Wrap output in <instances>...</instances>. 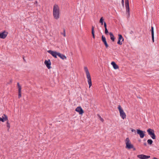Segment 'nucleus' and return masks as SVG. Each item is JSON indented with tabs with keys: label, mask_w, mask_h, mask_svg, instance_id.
I'll return each mask as SVG.
<instances>
[{
	"label": "nucleus",
	"mask_w": 159,
	"mask_h": 159,
	"mask_svg": "<svg viewBox=\"0 0 159 159\" xmlns=\"http://www.w3.org/2000/svg\"><path fill=\"white\" fill-rule=\"evenodd\" d=\"M60 9L58 5L55 4L53 8V16L54 18L57 20L59 17Z\"/></svg>",
	"instance_id": "nucleus-1"
},
{
	"label": "nucleus",
	"mask_w": 159,
	"mask_h": 159,
	"mask_svg": "<svg viewBox=\"0 0 159 159\" xmlns=\"http://www.w3.org/2000/svg\"><path fill=\"white\" fill-rule=\"evenodd\" d=\"M84 70L86 73L87 77L88 79V83L89 85V88H90L92 85L90 74L87 67H84Z\"/></svg>",
	"instance_id": "nucleus-2"
},
{
	"label": "nucleus",
	"mask_w": 159,
	"mask_h": 159,
	"mask_svg": "<svg viewBox=\"0 0 159 159\" xmlns=\"http://www.w3.org/2000/svg\"><path fill=\"white\" fill-rule=\"evenodd\" d=\"M126 144L125 148L128 149H130L133 148V145L130 143V141L129 138H127L125 140Z\"/></svg>",
	"instance_id": "nucleus-3"
},
{
	"label": "nucleus",
	"mask_w": 159,
	"mask_h": 159,
	"mask_svg": "<svg viewBox=\"0 0 159 159\" xmlns=\"http://www.w3.org/2000/svg\"><path fill=\"white\" fill-rule=\"evenodd\" d=\"M148 134L153 139H156V136L154 134V130L152 129H149L147 130Z\"/></svg>",
	"instance_id": "nucleus-4"
},
{
	"label": "nucleus",
	"mask_w": 159,
	"mask_h": 159,
	"mask_svg": "<svg viewBox=\"0 0 159 159\" xmlns=\"http://www.w3.org/2000/svg\"><path fill=\"white\" fill-rule=\"evenodd\" d=\"M118 108L119 110L120 116L123 119L125 118L126 116L125 113L124 112L123 110L122 109L120 105L118 106Z\"/></svg>",
	"instance_id": "nucleus-5"
},
{
	"label": "nucleus",
	"mask_w": 159,
	"mask_h": 159,
	"mask_svg": "<svg viewBox=\"0 0 159 159\" xmlns=\"http://www.w3.org/2000/svg\"><path fill=\"white\" fill-rule=\"evenodd\" d=\"M125 4L126 7V14H128V16H129L130 15L129 14V0H125Z\"/></svg>",
	"instance_id": "nucleus-6"
},
{
	"label": "nucleus",
	"mask_w": 159,
	"mask_h": 159,
	"mask_svg": "<svg viewBox=\"0 0 159 159\" xmlns=\"http://www.w3.org/2000/svg\"><path fill=\"white\" fill-rule=\"evenodd\" d=\"M137 134L140 136L141 138H143L145 136L144 133H145V131H143L139 129H137Z\"/></svg>",
	"instance_id": "nucleus-7"
},
{
	"label": "nucleus",
	"mask_w": 159,
	"mask_h": 159,
	"mask_svg": "<svg viewBox=\"0 0 159 159\" xmlns=\"http://www.w3.org/2000/svg\"><path fill=\"white\" fill-rule=\"evenodd\" d=\"M118 37L117 44L119 45H121L122 44V42L124 41V39L122 35L120 34H118Z\"/></svg>",
	"instance_id": "nucleus-8"
},
{
	"label": "nucleus",
	"mask_w": 159,
	"mask_h": 159,
	"mask_svg": "<svg viewBox=\"0 0 159 159\" xmlns=\"http://www.w3.org/2000/svg\"><path fill=\"white\" fill-rule=\"evenodd\" d=\"M137 157L140 159H147L150 157V156H147L143 154L138 155Z\"/></svg>",
	"instance_id": "nucleus-9"
},
{
	"label": "nucleus",
	"mask_w": 159,
	"mask_h": 159,
	"mask_svg": "<svg viewBox=\"0 0 159 159\" xmlns=\"http://www.w3.org/2000/svg\"><path fill=\"white\" fill-rule=\"evenodd\" d=\"M48 52L51 54L53 57L55 58H57V56L58 55V53L56 51H53L51 50L48 51Z\"/></svg>",
	"instance_id": "nucleus-10"
},
{
	"label": "nucleus",
	"mask_w": 159,
	"mask_h": 159,
	"mask_svg": "<svg viewBox=\"0 0 159 159\" xmlns=\"http://www.w3.org/2000/svg\"><path fill=\"white\" fill-rule=\"evenodd\" d=\"M44 64L48 69H50L51 68V62L50 59H48V60H46L44 61Z\"/></svg>",
	"instance_id": "nucleus-11"
},
{
	"label": "nucleus",
	"mask_w": 159,
	"mask_h": 159,
	"mask_svg": "<svg viewBox=\"0 0 159 159\" xmlns=\"http://www.w3.org/2000/svg\"><path fill=\"white\" fill-rule=\"evenodd\" d=\"M8 34V33L6 32L5 31L0 33V38L4 39L7 37Z\"/></svg>",
	"instance_id": "nucleus-12"
},
{
	"label": "nucleus",
	"mask_w": 159,
	"mask_h": 159,
	"mask_svg": "<svg viewBox=\"0 0 159 159\" xmlns=\"http://www.w3.org/2000/svg\"><path fill=\"white\" fill-rule=\"evenodd\" d=\"M75 111L79 112L80 115H82L84 113V111L80 107H77L76 108Z\"/></svg>",
	"instance_id": "nucleus-13"
},
{
	"label": "nucleus",
	"mask_w": 159,
	"mask_h": 159,
	"mask_svg": "<svg viewBox=\"0 0 159 159\" xmlns=\"http://www.w3.org/2000/svg\"><path fill=\"white\" fill-rule=\"evenodd\" d=\"M8 120V118L7 115L4 114L2 118L0 117V121L4 122L5 121Z\"/></svg>",
	"instance_id": "nucleus-14"
},
{
	"label": "nucleus",
	"mask_w": 159,
	"mask_h": 159,
	"mask_svg": "<svg viewBox=\"0 0 159 159\" xmlns=\"http://www.w3.org/2000/svg\"><path fill=\"white\" fill-rule=\"evenodd\" d=\"M60 58L62 60H64L66 59V57L64 55L58 52V55Z\"/></svg>",
	"instance_id": "nucleus-15"
},
{
	"label": "nucleus",
	"mask_w": 159,
	"mask_h": 159,
	"mask_svg": "<svg viewBox=\"0 0 159 159\" xmlns=\"http://www.w3.org/2000/svg\"><path fill=\"white\" fill-rule=\"evenodd\" d=\"M111 64L113 66V68L115 69H116L119 68L118 66L116 64L115 62L112 61L111 62Z\"/></svg>",
	"instance_id": "nucleus-16"
},
{
	"label": "nucleus",
	"mask_w": 159,
	"mask_h": 159,
	"mask_svg": "<svg viewBox=\"0 0 159 159\" xmlns=\"http://www.w3.org/2000/svg\"><path fill=\"white\" fill-rule=\"evenodd\" d=\"M109 34L110 35V39L112 42H114L115 38L112 33L110 32Z\"/></svg>",
	"instance_id": "nucleus-17"
},
{
	"label": "nucleus",
	"mask_w": 159,
	"mask_h": 159,
	"mask_svg": "<svg viewBox=\"0 0 159 159\" xmlns=\"http://www.w3.org/2000/svg\"><path fill=\"white\" fill-rule=\"evenodd\" d=\"M94 33V27L92 26V34L93 37L94 39L95 38V35Z\"/></svg>",
	"instance_id": "nucleus-18"
},
{
	"label": "nucleus",
	"mask_w": 159,
	"mask_h": 159,
	"mask_svg": "<svg viewBox=\"0 0 159 159\" xmlns=\"http://www.w3.org/2000/svg\"><path fill=\"white\" fill-rule=\"evenodd\" d=\"M17 85L18 89V92H21V87L19 83H17Z\"/></svg>",
	"instance_id": "nucleus-19"
},
{
	"label": "nucleus",
	"mask_w": 159,
	"mask_h": 159,
	"mask_svg": "<svg viewBox=\"0 0 159 159\" xmlns=\"http://www.w3.org/2000/svg\"><path fill=\"white\" fill-rule=\"evenodd\" d=\"M147 142L148 144L151 145L153 143V141L151 139H148L147 140Z\"/></svg>",
	"instance_id": "nucleus-20"
},
{
	"label": "nucleus",
	"mask_w": 159,
	"mask_h": 159,
	"mask_svg": "<svg viewBox=\"0 0 159 159\" xmlns=\"http://www.w3.org/2000/svg\"><path fill=\"white\" fill-rule=\"evenodd\" d=\"M103 20L104 19H103V17H102L100 20L99 22L100 23H101L102 25H103V22L104 23Z\"/></svg>",
	"instance_id": "nucleus-21"
},
{
	"label": "nucleus",
	"mask_w": 159,
	"mask_h": 159,
	"mask_svg": "<svg viewBox=\"0 0 159 159\" xmlns=\"http://www.w3.org/2000/svg\"><path fill=\"white\" fill-rule=\"evenodd\" d=\"M102 40L103 43L106 41V39L103 35H102Z\"/></svg>",
	"instance_id": "nucleus-22"
},
{
	"label": "nucleus",
	"mask_w": 159,
	"mask_h": 159,
	"mask_svg": "<svg viewBox=\"0 0 159 159\" xmlns=\"http://www.w3.org/2000/svg\"><path fill=\"white\" fill-rule=\"evenodd\" d=\"M7 127L8 128V131L10 127V123H9V122H8V121H7Z\"/></svg>",
	"instance_id": "nucleus-23"
},
{
	"label": "nucleus",
	"mask_w": 159,
	"mask_h": 159,
	"mask_svg": "<svg viewBox=\"0 0 159 159\" xmlns=\"http://www.w3.org/2000/svg\"><path fill=\"white\" fill-rule=\"evenodd\" d=\"M99 117V119L102 121V122H103L104 121V120L102 118L101 116H100L99 114L97 115Z\"/></svg>",
	"instance_id": "nucleus-24"
},
{
	"label": "nucleus",
	"mask_w": 159,
	"mask_h": 159,
	"mask_svg": "<svg viewBox=\"0 0 159 159\" xmlns=\"http://www.w3.org/2000/svg\"><path fill=\"white\" fill-rule=\"evenodd\" d=\"M103 43L105 45V46L107 48L109 46H108V44L107 43V41H106V42H104Z\"/></svg>",
	"instance_id": "nucleus-25"
},
{
	"label": "nucleus",
	"mask_w": 159,
	"mask_h": 159,
	"mask_svg": "<svg viewBox=\"0 0 159 159\" xmlns=\"http://www.w3.org/2000/svg\"><path fill=\"white\" fill-rule=\"evenodd\" d=\"M151 33L152 34H154V28L152 26L151 27Z\"/></svg>",
	"instance_id": "nucleus-26"
},
{
	"label": "nucleus",
	"mask_w": 159,
	"mask_h": 159,
	"mask_svg": "<svg viewBox=\"0 0 159 159\" xmlns=\"http://www.w3.org/2000/svg\"><path fill=\"white\" fill-rule=\"evenodd\" d=\"M105 33L106 34L108 33V31L107 28L105 29Z\"/></svg>",
	"instance_id": "nucleus-27"
},
{
	"label": "nucleus",
	"mask_w": 159,
	"mask_h": 159,
	"mask_svg": "<svg viewBox=\"0 0 159 159\" xmlns=\"http://www.w3.org/2000/svg\"><path fill=\"white\" fill-rule=\"evenodd\" d=\"M21 97V92H18V97L19 98Z\"/></svg>",
	"instance_id": "nucleus-28"
},
{
	"label": "nucleus",
	"mask_w": 159,
	"mask_h": 159,
	"mask_svg": "<svg viewBox=\"0 0 159 159\" xmlns=\"http://www.w3.org/2000/svg\"><path fill=\"white\" fill-rule=\"evenodd\" d=\"M63 30V35L64 37H65L66 36V30H65V29H64Z\"/></svg>",
	"instance_id": "nucleus-29"
},
{
	"label": "nucleus",
	"mask_w": 159,
	"mask_h": 159,
	"mask_svg": "<svg viewBox=\"0 0 159 159\" xmlns=\"http://www.w3.org/2000/svg\"><path fill=\"white\" fill-rule=\"evenodd\" d=\"M152 42H154V34H152Z\"/></svg>",
	"instance_id": "nucleus-30"
},
{
	"label": "nucleus",
	"mask_w": 159,
	"mask_h": 159,
	"mask_svg": "<svg viewBox=\"0 0 159 159\" xmlns=\"http://www.w3.org/2000/svg\"><path fill=\"white\" fill-rule=\"evenodd\" d=\"M104 26L105 27V29L107 28V24L105 22H104Z\"/></svg>",
	"instance_id": "nucleus-31"
},
{
	"label": "nucleus",
	"mask_w": 159,
	"mask_h": 159,
	"mask_svg": "<svg viewBox=\"0 0 159 159\" xmlns=\"http://www.w3.org/2000/svg\"><path fill=\"white\" fill-rule=\"evenodd\" d=\"M121 3H122V6H123L124 5V0H121Z\"/></svg>",
	"instance_id": "nucleus-32"
},
{
	"label": "nucleus",
	"mask_w": 159,
	"mask_h": 159,
	"mask_svg": "<svg viewBox=\"0 0 159 159\" xmlns=\"http://www.w3.org/2000/svg\"><path fill=\"white\" fill-rule=\"evenodd\" d=\"M131 131L132 132H134L136 133V130L134 129H132L131 130Z\"/></svg>",
	"instance_id": "nucleus-33"
},
{
	"label": "nucleus",
	"mask_w": 159,
	"mask_h": 159,
	"mask_svg": "<svg viewBox=\"0 0 159 159\" xmlns=\"http://www.w3.org/2000/svg\"><path fill=\"white\" fill-rule=\"evenodd\" d=\"M34 4H36V5L37 6L38 4V2L37 1H35V2L34 3Z\"/></svg>",
	"instance_id": "nucleus-34"
},
{
	"label": "nucleus",
	"mask_w": 159,
	"mask_h": 159,
	"mask_svg": "<svg viewBox=\"0 0 159 159\" xmlns=\"http://www.w3.org/2000/svg\"><path fill=\"white\" fill-rule=\"evenodd\" d=\"M12 79H11L10 80V83H12Z\"/></svg>",
	"instance_id": "nucleus-35"
},
{
	"label": "nucleus",
	"mask_w": 159,
	"mask_h": 159,
	"mask_svg": "<svg viewBox=\"0 0 159 159\" xmlns=\"http://www.w3.org/2000/svg\"><path fill=\"white\" fill-rule=\"evenodd\" d=\"M144 146H146L147 145V143H144Z\"/></svg>",
	"instance_id": "nucleus-36"
},
{
	"label": "nucleus",
	"mask_w": 159,
	"mask_h": 159,
	"mask_svg": "<svg viewBox=\"0 0 159 159\" xmlns=\"http://www.w3.org/2000/svg\"><path fill=\"white\" fill-rule=\"evenodd\" d=\"M133 148V150L135 151L136 150V148H134L133 147V148Z\"/></svg>",
	"instance_id": "nucleus-37"
},
{
	"label": "nucleus",
	"mask_w": 159,
	"mask_h": 159,
	"mask_svg": "<svg viewBox=\"0 0 159 159\" xmlns=\"http://www.w3.org/2000/svg\"><path fill=\"white\" fill-rule=\"evenodd\" d=\"M152 159H158V158H157L156 157H154Z\"/></svg>",
	"instance_id": "nucleus-38"
},
{
	"label": "nucleus",
	"mask_w": 159,
	"mask_h": 159,
	"mask_svg": "<svg viewBox=\"0 0 159 159\" xmlns=\"http://www.w3.org/2000/svg\"><path fill=\"white\" fill-rule=\"evenodd\" d=\"M23 59L24 60V61H25V59L24 58V57H23Z\"/></svg>",
	"instance_id": "nucleus-39"
}]
</instances>
